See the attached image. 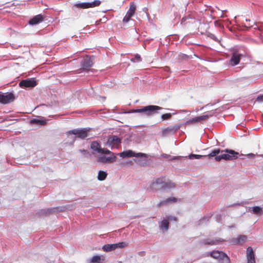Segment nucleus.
Wrapping results in <instances>:
<instances>
[{
	"label": "nucleus",
	"mask_w": 263,
	"mask_h": 263,
	"mask_svg": "<svg viewBox=\"0 0 263 263\" xmlns=\"http://www.w3.org/2000/svg\"><path fill=\"white\" fill-rule=\"evenodd\" d=\"M121 142V139L116 136H111L108 138L106 145L111 148H117Z\"/></svg>",
	"instance_id": "nucleus-7"
},
{
	"label": "nucleus",
	"mask_w": 263,
	"mask_h": 263,
	"mask_svg": "<svg viewBox=\"0 0 263 263\" xmlns=\"http://www.w3.org/2000/svg\"><path fill=\"white\" fill-rule=\"evenodd\" d=\"M175 187V184L165 178H159L154 180L151 185V189L153 191L160 189H170Z\"/></svg>",
	"instance_id": "nucleus-1"
},
{
	"label": "nucleus",
	"mask_w": 263,
	"mask_h": 263,
	"mask_svg": "<svg viewBox=\"0 0 263 263\" xmlns=\"http://www.w3.org/2000/svg\"><path fill=\"white\" fill-rule=\"evenodd\" d=\"M220 151L219 149H216L213 151L209 155L207 156L208 157H214L217 156L218 154H219Z\"/></svg>",
	"instance_id": "nucleus-30"
},
{
	"label": "nucleus",
	"mask_w": 263,
	"mask_h": 263,
	"mask_svg": "<svg viewBox=\"0 0 263 263\" xmlns=\"http://www.w3.org/2000/svg\"><path fill=\"white\" fill-rule=\"evenodd\" d=\"M136 11V6L134 3H131L129 10L127 11L126 15L124 17L123 21L128 22L130 18L133 16Z\"/></svg>",
	"instance_id": "nucleus-12"
},
{
	"label": "nucleus",
	"mask_w": 263,
	"mask_h": 263,
	"mask_svg": "<svg viewBox=\"0 0 263 263\" xmlns=\"http://www.w3.org/2000/svg\"><path fill=\"white\" fill-rule=\"evenodd\" d=\"M132 61L134 62L140 61V55L136 54L135 56V57L133 59H132Z\"/></svg>",
	"instance_id": "nucleus-33"
},
{
	"label": "nucleus",
	"mask_w": 263,
	"mask_h": 263,
	"mask_svg": "<svg viewBox=\"0 0 263 263\" xmlns=\"http://www.w3.org/2000/svg\"><path fill=\"white\" fill-rule=\"evenodd\" d=\"M116 246V248H123L127 246V243L125 242H120L117 243H115Z\"/></svg>",
	"instance_id": "nucleus-28"
},
{
	"label": "nucleus",
	"mask_w": 263,
	"mask_h": 263,
	"mask_svg": "<svg viewBox=\"0 0 263 263\" xmlns=\"http://www.w3.org/2000/svg\"><path fill=\"white\" fill-rule=\"evenodd\" d=\"M175 130V129L174 127L170 126L166 128L163 129L162 130V134L163 136H166L167 134H171Z\"/></svg>",
	"instance_id": "nucleus-25"
},
{
	"label": "nucleus",
	"mask_w": 263,
	"mask_h": 263,
	"mask_svg": "<svg viewBox=\"0 0 263 263\" xmlns=\"http://www.w3.org/2000/svg\"><path fill=\"white\" fill-rule=\"evenodd\" d=\"M107 176V173L104 171H100L98 173V179L100 181L104 180Z\"/></svg>",
	"instance_id": "nucleus-26"
},
{
	"label": "nucleus",
	"mask_w": 263,
	"mask_h": 263,
	"mask_svg": "<svg viewBox=\"0 0 263 263\" xmlns=\"http://www.w3.org/2000/svg\"><path fill=\"white\" fill-rule=\"evenodd\" d=\"M31 122L43 125L46 123V121L43 118H41V119H33L31 120Z\"/></svg>",
	"instance_id": "nucleus-23"
},
{
	"label": "nucleus",
	"mask_w": 263,
	"mask_h": 263,
	"mask_svg": "<svg viewBox=\"0 0 263 263\" xmlns=\"http://www.w3.org/2000/svg\"><path fill=\"white\" fill-rule=\"evenodd\" d=\"M224 151H222V153ZM225 153H223V159L225 160H232L237 158L238 153L234 150L227 149L224 151Z\"/></svg>",
	"instance_id": "nucleus-9"
},
{
	"label": "nucleus",
	"mask_w": 263,
	"mask_h": 263,
	"mask_svg": "<svg viewBox=\"0 0 263 263\" xmlns=\"http://www.w3.org/2000/svg\"><path fill=\"white\" fill-rule=\"evenodd\" d=\"M44 17L41 14H39L34 17H33L32 19L29 21V24L31 25H36L43 21Z\"/></svg>",
	"instance_id": "nucleus-18"
},
{
	"label": "nucleus",
	"mask_w": 263,
	"mask_h": 263,
	"mask_svg": "<svg viewBox=\"0 0 263 263\" xmlns=\"http://www.w3.org/2000/svg\"><path fill=\"white\" fill-rule=\"evenodd\" d=\"M104 259V257L103 256L95 255L91 258L90 262L92 263H101Z\"/></svg>",
	"instance_id": "nucleus-21"
},
{
	"label": "nucleus",
	"mask_w": 263,
	"mask_h": 263,
	"mask_svg": "<svg viewBox=\"0 0 263 263\" xmlns=\"http://www.w3.org/2000/svg\"><path fill=\"white\" fill-rule=\"evenodd\" d=\"M257 100L259 102H263V96H258L257 98Z\"/></svg>",
	"instance_id": "nucleus-36"
},
{
	"label": "nucleus",
	"mask_w": 263,
	"mask_h": 263,
	"mask_svg": "<svg viewBox=\"0 0 263 263\" xmlns=\"http://www.w3.org/2000/svg\"><path fill=\"white\" fill-rule=\"evenodd\" d=\"M213 39H214V40H216V37H213Z\"/></svg>",
	"instance_id": "nucleus-38"
},
{
	"label": "nucleus",
	"mask_w": 263,
	"mask_h": 263,
	"mask_svg": "<svg viewBox=\"0 0 263 263\" xmlns=\"http://www.w3.org/2000/svg\"><path fill=\"white\" fill-rule=\"evenodd\" d=\"M209 117L208 115H205L197 117L198 122L206 120Z\"/></svg>",
	"instance_id": "nucleus-31"
},
{
	"label": "nucleus",
	"mask_w": 263,
	"mask_h": 263,
	"mask_svg": "<svg viewBox=\"0 0 263 263\" xmlns=\"http://www.w3.org/2000/svg\"><path fill=\"white\" fill-rule=\"evenodd\" d=\"M83 69H87L92 65V61L90 58L87 57L83 60L81 63Z\"/></svg>",
	"instance_id": "nucleus-17"
},
{
	"label": "nucleus",
	"mask_w": 263,
	"mask_h": 263,
	"mask_svg": "<svg viewBox=\"0 0 263 263\" xmlns=\"http://www.w3.org/2000/svg\"><path fill=\"white\" fill-rule=\"evenodd\" d=\"M205 157V156L203 155H196V154H191L189 156V158L190 159H200L202 157Z\"/></svg>",
	"instance_id": "nucleus-27"
},
{
	"label": "nucleus",
	"mask_w": 263,
	"mask_h": 263,
	"mask_svg": "<svg viewBox=\"0 0 263 263\" xmlns=\"http://www.w3.org/2000/svg\"><path fill=\"white\" fill-rule=\"evenodd\" d=\"M89 128H85L81 129H74L71 130H70L67 133V135L68 137L72 140V142H73L75 140V138L72 136V135H75L79 138L80 139H85V138L88 136V132L89 131Z\"/></svg>",
	"instance_id": "nucleus-4"
},
{
	"label": "nucleus",
	"mask_w": 263,
	"mask_h": 263,
	"mask_svg": "<svg viewBox=\"0 0 263 263\" xmlns=\"http://www.w3.org/2000/svg\"><path fill=\"white\" fill-rule=\"evenodd\" d=\"M247 156L248 157L253 158L255 156V154L250 153V154H248Z\"/></svg>",
	"instance_id": "nucleus-37"
},
{
	"label": "nucleus",
	"mask_w": 263,
	"mask_h": 263,
	"mask_svg": "<svg viewBox=\"0 0 263 263\" xmlns=\"http://www.w3.org/2000/svg\"><path fill=\"white\" fill-rule=\"evenodd\" d=\"M216 240H211L210 241H206L205 242V243H207V244H210V245H214V244H216Z\"/></svg>",
	"instance_id": "nucleus-35"
},
{
	"label": "nucleus",
	"mask_w": 263,
	"mask_h": 263,
	"mask_svg": "<svg viewBox=\"0 0 263 263\" xmlns=\"http://www.w3.org/2000/svg\"><path fill=\"white\" fill-rule=\"evenodd\" d=\"M116 159L115 154L107 149H105L104 151H103L97 157L98 162L105 164L114 163Z\"/></svg>",
	"instance_id": "nucleus-2"
},
{
	"label": "nucleus",
	"mask_w": 263,
	"mask_h": 263,
	"mask_svg": "<svg viewBox=\"0 0 263 263\" xmlns=\"http://www.w3.org/2000/svg\"><path fill=\"white\" fill-rule=\"evenodd\" d=\"M241 56H242L241 54H239L237 52L233 53L230 60V64L233 66L238 64Z\"/></svg>",
	"instance_id": "nucleus-15"
},
{
	"label": "nucleus",
	"mask_w": 263,
	"mask_h": 263,
	"mask_svg": "<svg viewBox=\"0 0 263 263\" xmlns=\"http://www.w3.org/2000/svg\"><path fill=\"white\" fill-rule=\"evenodd\" d=\"M21 87H33L36 85V82L33 79L24 80L20 82Z\"/></svg>",
	"instance_id": "nucleus-13"
},
{
	"label": "nucleus",
	"mask_w": 263,
	"mask_h": 263,
	"mask_svg": "<svg viewBox=\"0 0 263 263\" xmlns=\"http://www.w3.org/2000/svg\"><path fill=\"white\" fill-rule=\"evenodd\" d=\"M162 108L156 105H148L140 109H133L129 112H143L145 115L147 116H152L157 113L158 111L161 110Z\"/></svg>",
	"instance_id": "nucleus-3"
},
{
	"label": "nucleus",
	"mask_w": 263,
	"mask_h": 263,
	"mask_svg": "<svg viewBox=\"0 0 263 263\" xmlns=\"http://www.w3.org/2000/svg\"><path fill=\"white\" fill-rule=\"evenodd\" d=\"M247 263H255V254L251 247H248L246 251Z\"/></svg>",
	"instance_id": "nucleus-14"
},
{
	"label": "nucleus",
	"mask_w": 263,
	"mask_h": 263,
	"mask_svg": "<svg viewBox=\"0 0 263 263\" xmlns=\"http://www.w3.org/2000/svg\"><path fill=\"white\" fill-rule=\"evenodd\" d=\"M198 123L197 117H196L191 120H189L186 122V124H191Z\"/></svg>",
	"instance_id": "nucleus-29"
},
{
	"label": "nucleus",
	"mask_w": 263,
	"mask_h": 263,
	"mask_svg": "<svg viewBox=\"0 0 263 263\" xmlns=\"http://www.w3.org/2000/svg\"><path fill=\"white\" fill-rule=\"evenodd\" d=\"M14 95L12 93H0V102L7 104L13 101Z\"/></svg>",
	"instance_id": "nucleus-10"
},
{
	"label": "nucleus",
	"mask_w": 263,
	"mask_h": 263,
	"mask_svg": "<svg viewBox=\"0 0 263 263\" xmlns=\"http://www.w3.org/2000/svg\"><path fill=\"white\" fill-rule=\"evenodd\" d=\"M212 257L222 260V263H230L228 256L223 252L218 251H213L211 253Z\"/></svg>",
	"instance_id": "nucleus-8"
},
{
	"label": "nucleus",
	"mask_w": 263,
	"mask_h": 263,
	"mask_svg": "<svg viewBox=\"0 0 263 263\" xmlns=\"http://www.w3.org/2000/svg\"><path fill=\"white\" fill-rule=\"evenodd\" d=\"M177 218L172 216H166L163 218L162 221L160 224L159 227L161 231H166L168 229L169 222L171 221H176Z\"/></svg>",
	"instance_id": "nucleus-6"
},
{
	"label": "nucleus",
	"mask_w": 263,
	"mask_h": 263,
	"mask_svg": "<svg viewBox=\"0 0 263 263\" xmlns=\"http://www.w3.org/2000/svg\"><path fill=\"white\" fill-rule=\"evenodd\" d=\"M247 237L245 235H240L232 240L233 244L241 245L246 241Z\"/></svg>",
	"instance_id": "nucleus-19"
},
{
	"label": "nucleus",
	"mask_w": 263,
	"mask_h": 263,
	"mask_svg": "<svg viewBox=\"0 0 263 263\" xmlns=\"http://www.w3.org/2000/svg\"><path fill=\"white\" fill-rule=\"evenodd\" d=\"M215 159L216 161H220L221 159H223V154L218 156H216Z\"/></svg>",
	"instance_id": "nucleus-34"
},
{
	"label": "nucleus",
	"mask_w": 263,
	"mask_h": 263,
	"mask_svg": "<svg viewBox=\"0 0 263 263\" xmlns=\"http://www.w3.org/2000/svg\"><path fill=\"white\" fill-rule=\"evenodd\" d=\"M120 157H122V158H130V157H145L146 154L141 153H136L134 151L132 150H127L123 151L121 153H118L117 154Z\"/></svg>",
	"instance_id": "nucleus-5"
},
{
	"label": "nucleus",
	"mask_w": 263,
	"mask_h": 263,
	"mask_svg": "<svg viewBox=\"0 0 263 263\" xmlns=\"http://www.w3.org/2000/svg\"><path fill=\"white\" fill-rule=\"evenodd\" d=\"M171 116L172 114L170 113L165 114L161 116V119H162V120H168L171 118Z\"/></svg>",
	"instance_id": "nucleus-32"
},
{
	"label": "nucleus",
	"mask_w": 263,
	"mask_h": 263,
	"mask_svg": "<svg viewBox=\"0 0 263 263\" xmlns=\"http://www.w3.org/2000/svg\"><path fill=\"white\" fill-rule=\"evenodd\" d=\"M176 200V199L175 198H174V197L168 198L166 200H164L163 201L160 202L158 204V206H161V205H163V204H166L169 203L170 202H175Z\"/></svg>",
	"instance_id": "nucleus-24"
},
{
	"label": "nucleus",
	"mask_w": 263,
	"mask_h": 263,
	"mask_svg": "<svg viewBox=\"0 0 263 263\" xmlns=\"http://www.w3.org/2000/svg\"><path fill=\"white\" fill-rule=\"evenodd\" d=\"M100 4L99 1H95L91 3H81L76 4V7L82 9H86L88 8H92Z\"/></svg>",
	"instance_id": "nucleus-11"
},
{
	"label": "nucleus",
	"mask_w": 263,
	"mask_h": 263,
	"mask_svg": "<svg viewBox=\"0 0 263 263\" xmlns=\"http://www.w3.org/2000/svg\"><path fill=\"white\" fill-rule=\"evenodd\" d=\"M103 249L104 251H106V252H109V251H112V250L116 249L115 244H110V245L108 244V245H104L103 247Z\"/></svg>",
	"instance_id": "nucleus-22"
},
{
	"label": "nucleus",
	"mask_w": 263,
	"mask_h": 263,
	"mask_svg": "<svg viewBox=\"0 0 263 263\" xmlns=\"http://www.w3.org/2000/svg\"><path fill=\"white\" fill-rule=\"evenodd\" d=\"M90 148L93 151L101 154L103 151H104L105 148H103L101 147L100 144L97 141H93L90 145Z\"/></svg>",
	"instance_id": "nucleus-16"
},
{
	"label": "nucleus",
	"mask_w": 263,
	"mask_h": 263,
	"mask_svg": "<svg viewBox=\"0 0 263 263\" xmlns=\"http://www.w3.org/2000/svg\"><path fill=\"white\" fill-rule=\"evenodd\" d=\"M251 212H252V213L256 215H261L263 214V208H261L258 206H255L252 207Z\"/></svg>",
	"instance_id": "nucleus-20"
}]
</instances>
